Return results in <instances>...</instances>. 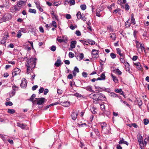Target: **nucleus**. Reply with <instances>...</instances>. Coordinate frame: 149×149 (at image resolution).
Listing matches in <instances>:
<instances>
[{"label":"nucleus","instance_id":"nucleus-1","mask_svg":"<svg viewBox=\"0 0 149 149\" xmlns=\"http://www.w3.org/2000/svg\"><path fill=\"white\" fill-rule=\"evenodd\" d=\"M27 58L26 63L25 64V65L27 67L26 73L29 74L30 73L33 72L35 68L36 64V60H37L35 58H34L33 57H31L30 58H27V57H24V59Z\"/></svg>","mask_w":149,"mask_h":149},{"label":"nucleus","instance_id":"nucleus-2","mask_svg":"<svg viewBox=\"0 0 149 149\" xmlns=\"http://www.w3.org/2000/svg\"><path fill=\"white\" fill-rule=\"evenodd\" d=\"M12 18V17L11 15L9 14H6L0 19V23L9 20L11 19Z\"/></svg>","mask_w":149,"mask_h":149},{"label":"nucleus","instance_id":"nucleus-3","mask_svg":"<svg viewBox=\"0 0 149 149\" xmlns=\"http://www.w3.org/2000/svg\"><path fill=\"white\" fill-rule=\"evenodd\" d=\"M95 93L92 95V98L93 99V103L95 104H98L99 102V92H96Z\"/></svg>","mask_w":149,"mask_h":149},{"label":"nucleus","instance_id":"nucleus-4","mask_svg":"<svg viewBox=\"0 0 149 149\" xmlns=\"http://www.w3.org/2000/svg\"><path fill=\"white\" fill-rule=\"evenodd\" d=\"M27 0L23 1L22 0H20L18 1L17 2V6L19 8H23L26 4Z\"/></svg>","mask_w":149,"mask_h":149},{"label":"nucleus","instance_id":"nucleus-5","mask_svg":"<svg viewBox=\"0 0 149 149\" xmlns=\"http://www.w3.org/2000/svg\"><path fill=\"white\" fill-rule=\"evenodd\" d=\"M21 72V70L19 68H15L12 71V77H14V76L19 74Z\"/></svg>","mask_w":149,"mask_h":149},{"label":"nucleus","instance_id":"nucleus-6","mask_svg":"<svg viewBox=\"0 0 149 149\" xmlns=\"http://www.w3.org/2000/svg\"><path fill=\"white\" fill-rule=\"evenodd\" d=\"M38 100L36 101V104L38 105H43V104L47 100L44 97H40L38 98Z\"/></svg>","mask_w":149,"mask_h":149},{"label":"nucleus","instance_id":"nucleus-7","mask_svg":"<svg viewBox=\"0 0 149 149\" xmlns=\"http://www.w3.org/2000/svg\"><path fill=\"white\" fill-rule=\"evenodd\" d=\"M99 50L95 49H93L92 51L91 54L93 58H97L98 56Z\"/></svg>","mask_w":149,"mask_h":149},{"label":"nucleus","instance_id":"nucleus-8","mask_svg":"<svg viewBox=\"0 0 149 149\" xmlns=\"http://www.w3.org/2000/svg\"><path fill=\"white\" fill-rule=\"evenodd\" d=\"M107 100V98L104 95L99 92V102L100 101H105Z\"/></svg>","mask_w":149,"mask_h":149},{"label":"nucleus","instance_id":"nucleus-9","mask_svg":"<svg viewBox=\"0 0 149 149\" xmlns=\"http://www.w3.org/2000/svg\"><path fill=\"white\" fill-rule=\"evenodd\" d=\"M27 82L26 80L24 78L22 79V82L20 84V86L22 88H26L27 86Z\"/></svg>","mask_w":149,"mask_h":149},{"label":"nucleus","instance_id":"nucleus-10","mask_svg":"<svg viewBox=\"0 0 149 149\" xmlns=\"http://www.w3.org/2000/svg\"><path fill=\"white\" fill-rule=\"evenodd\" d=\"M17 126L21 128L22 130L26 129V127L27 125L26 124L21 123L19 122H17Z\"/></svg>","mask_w":149,"mask_h":149},{"label":"nucleus","instance_id":"nucleus-11","mask_svg":"<svg viewBox=\"0 0 149 149\" xmlns=\"http://www.w3.org/2000/svg\"><path fill=\"white\" fill-rule=\"evenodd\" d=\"M80 87H81L82 88H84L86 89V90L88 91H89V92H93V93H95V91H94L93 90H92V86H89L87 87H82V86H80Z\"/></svg>","mask_w":149,"mask_h":149},{"label":"nucleus","instance_id":"nucleus-12","mask_svg":"<svg viewBox=\"0 0 149 149\" xmlns=\"http://www.w3.org/2000/svg\"><path fill=\"white\" fill-rule=\"evenodd\" d=\"M120 141L118 142L119 144H124L127 146H128L129 143L127 141H125L123 137H120Z\"/></svg>","mask_w":149,"mask_h":149},{"label":"nucleus","instance_id":"nucleus-13","mask_svg":"<svg viewBox=\"0 0 149 149\" xmlns=\"http://www.w3.org/2000/svg\"><path fill=\"white\" fill-rule=\"evenodd\" d=\"M50 14L52 16V18L53 19H54V18L56 19L57 20H58V16L56 13H54V9H52V11L50 10Z\"/></svg>","mask_w":149,"mask_h":149},{"label":"nucleus","instance_id":"nucleus-14","mask_svg":"<svg viewBox=\"0 0 149 149\" xmlns=\"http://www.w3.org/2000/svg\"><path fill=\"white\" fill-rule=\"evenodd\" d=\"M28 29L30 30V31L31 33H35L36 31V27L32 25H29L28 26Z\"/></svg>","mask_w":149,"mask_h":149},{"label":"nucleus","instance_id":"nucleus-15","mask_svg":"<svg viewBox=\"0 0 149 149\" xmlns=\"http://www.w3.org/2000/svg\"><path fill=\"white\" fill-rule=\"evenodd\" d=\"M61 105L65 107H68L70 105V102L68 101L61 102Z\"/></svg>","mask_w":149,"mask_h":149},{"label":"nucleus","instance_id":"nucleus-16","mask_svg":"<svg viewBox=\"0 0 149 149\" xmlns=\"http://www.w3.org/2000/svg\"><path fill=\"white\" fill-rule=\"evenodd\" d=\"M58 58H60V56L58 57ZM61 60L60 59H57L54 65L57 67H58L61 65Z\"/></svg>","mask_w":149,"mask_h":149},{"label":"nucleus","instance_id":"nucleus-17","mask_svg":"<svg viewBox=\"0 0 149 149\" xmlns=\"http://www.w3.org/2000/svg\"><path fill=\"white\" fill-rule=\"evenodd\" d=\"M134 15L133 13H132L131 15V23L133 25L136 24V21L134 17Z\"/></svg>","mask_w":149,"mask_h":149},{"label":"nucleus","instance_id":"nucleus-18","mask_svg":"<svg viewBox=\"0 0 149 149\" xmlns=\"http://www.w3.org/2000/svg\"><path fill=\"white\" fill-rule=\"evenodd\" d=\"M93 131L95 134L97 136H98L99 138L100 137V132L97 129L94 128L93 129Z\"/></svg>","mask_w":149,"mask_h":149},{"label":"nucleus","instance_id":"nucleus-19","mask_svg":"<svg viewBox=\"0 0 149 149\" xmlns=\"http://www.w3.org/2000/svg\"><path fill=\"white\" fill-rule=\"evenodd\" d=\"M4 36L3 37V39L6 40L8 37H9L8 33V31H5L4 33Z\"/></svg>","mask_w":149,"mask_h":149},{"label":"nucleus","instance_id":"nucleus-20","mask_svg":"<svg viewBox=\"0 0 149 149\" xmlns=\"http://www.w3.org/2000/svg\"><path fill=\"white\" fill-rule=\"evenodd\" d=\"M102 91L107 92L109 94L111 92V90L110 88H106L104 87H103V88H102V90H99L100 92H102Z\"/></svg>","mask_w":149,"mask_h":149},{"label":"nucleus","instance_id":"nucleus-21","mask_svg":"<svg viewBox=\"0 0 149 149\" xmlns=\"http://www.w3.org/2000/svg\"><path fill=\"white\" fill-rule=\"evenodd\" d=\"M71 44L70 45V48L72 49L74 48L75 47V45L77 43V41L76 40L72 41L71 42Z\"/></svg>","mask_w":149,"mask_h":149},{"label":"nucleus","instance_id":"nucleus-22","mask_svg":"<svg viewBox=\"0 0 149 149\" xmlns=\"http://www.w3.org/2000/svg\"><path fill=\"white\" fill-rule=\"evenodd\" d=\"M134 65L136 66V68L139 70H141L142 68L141 65L139 62H138L134 63Z\"/></svg>","mask_w":149,"mask_h":149},{"label":"nucleus","instance_id":"nucleus-23","mask_svg":"<svg viewBox=\"0 0 149 149\" xmlns=\"http://www.w3.org/2000/svg\"><path fill=\"white\" fill-rule=\"evenodd\" d=\"M71 116L72 117V119L74 120H75L77 118V116L75 114V113L74 112V111H73L72 112V114L71 115Z\"/></svg>","mask_w":149,"mask_h":149},{"label":"nucleus","instance_id":"nucleus-24","mask_svg":"<svg viewBox=\"0 0 149 149\" xmlns=\"http://www.w3.org/2000/svg\"><path fill=\"white\" fill-rule=\"evenodd\" d=\"M138 141L139 145H140L141 143L143 142V137L142 136L140 135L139 137L137 138Z\"/></svg>","mask_w":149,"mask_h":149},{"label":"nucleus","instance_id":"nucleus-25","mask_svg":"<svg viewBox=\"0 0 149 149\" xmlns=\"http://www.w3.org/2000/svg\"><path fill=\"white\" fill-rule=\"evenodd\" d=\"M100 123L101 124L102 130H103L105 128L107 127V124L105 122Z\"/></svg>","mask_w":149,"mask_h":149},{"label":"nucleus","instance_id":"nucleus-26","mask_svg":"<svg viewBox=\"0 0 149 149\" xmlns=\"http://www.w3.org/2000/svg\"><path fill=\"white\" fill-rule=\"evenodd\" d=\"M117 53L118 54H119L120 56L123 57L124 56V54L123 53H121L120 49L119 48H117L116 49Z\"/></svg>","mask_w":149,"mask_h":149},{"label":"nucleus","instance_id":"nucleus-27","mask_svg":"<svg viewBox=\"0 0 149 149\" xmlns=\"http://www.w3.org/2000/svg\"><path fill=\"white\" fill-rule=\"evenodd\" d=\"M109 95L112 97H119L118 95L114 92H111L109 94Z\"/></svg>","mask_w":149,"mask_h":149},{"label":"nucleus","instance_id":"nucleus-28","mask_svg":"<svg viewBox=\"0 0 149 149\" xmlns=\"http://www.w3.org/2000/svg\"><path fill=\"white\" fill-rule=\"evenodd\" d=\"M111 76L112 78H113V81L116 83H118V79L116 77L114 76L112 74H111Z\"/></svg>","mask_w":149,"mask_h":149},{"label":"nucleus","instance_id":"nucleus-29","mask_svg":"<svg viewBox=\"0 0 149 149\" xmlns=\"http://www.w3.org/2000/svg\"><path fill=\"white\" fill-rule=\"evenodd\" d=\"M113 72L116 73L118 75H121L122 74V72L121 71H120V70L118 68L114 70L113 71Z\"/></svg>","mask_w":149,"mask_h":149},{"label":"nucleus","instance_id":"nucleus-30","mask_svg":"<svg viewBox=\"0 0 149 149\" xmlns=\"http://www.w3.org/2000/svg\"><path fill=\"white\" fill-rule=\"evenodd\" d=\"M79 41L81 42L84 45H88V44L87 43V40L86 39H84V40H79Z\"/></svg>","mask_w":149,"mask_h":149},{"label":"nucleus","instance_id":"nucleus-31","mask_svg":"<svg viewBox=\"0 0 149 149\" xmlns=\"http://www.w3.org/2000/svg\"><path fill=\"white\" fill-rule=\"evenodd\" d=\"M137 102H138V104L139 105V107L141 108V106L142 104L143 103L142 100H137Z\"/></svg>","mask_w":149,"mask_h":149},{"label":"nucleus","instance_id":"nucleus-32","mask_svg":"<svg viewBox=\"0 0 149 149\" xmlns=\"http://www.w3.org/2000/svg\"><path fill=\"white\" fill-rule=\"evenodd\" d=\"M36 95L35 94H33L31 97L30 99H28V100L30 101H33L34 98L36 97Z\"/></svg>","mask_w":149,"mask_h":149},{"label":"nucleus","instance_id":"nucleus-33","mask_svg":"<svg viewBox=\"0 0 149 149\" xmlns=\"http://www.w3.org/2000/svg\"><path fill=\"white\" fill-rule=\"evenodd\" d=\"M8 113L11 114H13L15 112V111L13 109H8L7 111Z\"/></svg>","mask_w":149,"mask_h":149},{"label":"nucleus","instance_id":"nucleus-34","mask_svg":"<svg viewBox=\"0 0 149 149\" xmlns=\"http://www.w3.org/2000/svg\"><path fill=\"white\" fill-rule=\"evenodd\" d=\"M76 16L78 19H80L82 16L81 13L80 11H78L76 14Z\"/></svg>","mask_w":149,"mask_h":149},{"label":"nucleus","instance_id":"nucleus-35","mask_svg":"<svg viewBox=\"0 0 149 149\" xmlns=\"http://www.w3.org/2000/svg\"><path fill=\"white\" fill-rule=\"evenodd\" d=\"M29 12L31 13L36 14V9L29 8Z\"/></svg>","mask_w":149,"mask_h":149},{"label":"nucleus","instance_id":"nucleus-36","mask_svg":"<svg viewBox=\"0 0 149 149\" xmlns=\"http://www.w3.org/2000/svg\"><path fill=\"white\" fill-rule=\"evenodd\" d=\"M89 41L87 42V43L88 44H90L91 45H93L95 44V42L94 41L92 40H88Z\"/></svg>","mask_w":149,"mask_h":149},{"label":"nucleus","instance_id":"nucleus-37","mask_svg":"<svg viewBox=\"0 0 149 149\" xmlns=\"http://www.w3.org/2000/svg\"><path fill=\"white\" fill-rule=\"evenodd\" d=\"M110 34L111 35L110 36V37L112 38V40H115L116 38V34L114 33H112V34L110 33Z\"/></svg>","mask_w":149,"mask_h":149},{"label":"nucleus","instance_id":"nucleus-38","mask_svg":"<svg viewBox=\"0 0 149 149\" xmlns=\"http://www.w3.org/2000/svg\"><path fill=\"white\" fill-rule=\"evenodd\" d=\"M104 113L106 115L107 117H109L110 114V112L109 111L104 110L103 111Z\"/></svg>","mask_w":149,"mask_h":149},{"label":"nucleus","instance_id":"nucleus-39","mask_svg":"<svg viewBox=\"0 0 149 149\" xmlns=\"http://www.w3.org/2000/svg\"><path fill=\"white\" fill-rule=\"evenodd\" d=\"M22 34L21 33V31L19 30L18 31L17 33V38H19L21 36Z\"/></svg>","mask_w":149,"mask_h":149},{"label":"nucleus","instance_id":"nucleus-40","mask_svg":"<svg viewBox=\"0 0 149 149\" xmlns=\"http://www.w3.org/2000/svg\"><path fill=\"white\" fill-rule=\"evenodd\" d=\"M49 49L52 51L54 52L56 49V47L55 46L53 45L51 46Z\"/></svg>","mask_w":149,"mask_h":149},{"label":"nucleus","instance_id":"nucleus-41","mask_svg":"<svg viewBox=\"0 0 149 149\" xmlns=\"http://www.w3.org/2000/svg\"><path fill=\"white\" fill-rule=\"evenodd\" d=\"M81 9L83 10H84L86 8V6L85 4H82L80 6Z\"/></svg>","mask_w":149,"mask_h":149},{"label":"nucleus","instance_id":"nucleus-42","mask_svg":"<svg viewBox=\"0 0 149 149\" xmlns=\"http://www.w3.org/2000/svg\"><path fill=\"white\" fill-rule=\"evenodd\" d=\"M139 45H140V48L141 49V50H142V49H143L144 51V52L146 53V49L145 48L144 46V45H143V46L142 45V44L140 42L139 43Z\"/></svg>","mask_w":149,"mask_h":149},{"label":"nucleus","instance_id":"nucleus-43","mask_svg":"<svg viewBox=\"0 0 149 149\" xmlns=\"http://www.w3.org/2000/svg\"><path fill=\"white\" fill-rule=\"evenodd\" d=\"M36 7L40 12H42L43 11V9L40 6V4L39 3H38V5Z\"/></svg>","mask_w":149,"mask_h":149},{"label":"nucleus","instance_id":"nucleus-44","mask_svg":"<svg viewBox=\"0 0 149 149\" xmlns=\"http://www.w3.org/2000/svg\"><path fill=\"white\" fill-rule=\"evenodd\" d=\"M5 104L6 106H11L13 105V103L10 101L6 102Z\"/></svg>","mask_w":149,"mask_h":149},{"label":"nucleus","instance_id":"nucleus-45","mask_svg":"<svg viewBox=\"0 0 149 149\" xmlns=\"http://www.w3.org/2000/svg\"><path fill=\"white\" fill-rule=\"evenodd\" d=\"M80 54V55L79 56V60H82L84 57V54L83 53H79Z\"/></svg>","mask_w":149,"mask_h":149},{"label":"nucleus","instance_id":"nucleus-46","mask_svg":"<svg viewBox=\"0 0 149 149\" xmlns=\"http://www.w3.org/2000/svg\"><path fill=\"white\" fill-rule=\"evenodd\" d=\"M144 125H147L149 123V120L147 118H145L144 119Z\"/></svg>","mask_w":149,"mask_h":149},{"label":"nucleus","instance_id":"nucleus-47","mask_svg":"<svg viewBox=\"0 0 149 149\" xmlns=\"http://www.w3.org/2000/svg\"><path fill=\"white\" fill-rule=\"evenodd\" d=\"M107 29H109L110 32H113V29L111 25H109L107 27Z\"/></svg>","mask_w":149,"mask_h":149},{"label":"nucleus","instance_id":"nucleus-48","mask_svg":"<svg viewBox=\"0 0 149 149\" xmlns=\"http://www.w3.org/2000/svg\"><path fill=\"white\" fill-rule=\"evenodd\" d=\"M114 91L116 93H120L122 91V89L121 88H118L115 89L114 90Z\"/></svg>","mask_w":149,"mask_h":149},{"label":"nucleus","instance_id":"nucleus-49","mask_svg":"<svg viewBox=\"0 0 149 149\" xmlns=\"http://www.w3.org/2000/svg\"><path fill=\"white\" fill-rule=\"evenodd\" d=\"M101 78L102 79V80H104L106 79V76L105 75L104 72L102 73L101 75Z\"/></svg>","mask_w":149,"mask_h":149},{"label":"nucleus","instance_id":"nucleus-50","mask_svg":"<svg viewBox=\"0 0 149 149\" xmlns=\"http://www.w3.org/2000/svg\"><path fill=\"white\" fill-rule=\"evenodd\" d=\"M100 106L101 110H102V111H104L105 109L104 105L103 104H100Z\"/></svg>","mask_w":149,"mask_h":149},{"label":"nucleus","instance_id":"nucleus-51","mask_svg":"<svg viewBox=\"0 0 149 149\" xmlns=\"http://www.w3.org/2000/svg\"><path fill=\"white\" fill-rule=\"evenodd\" d=\"M125 9L126 10H128L130 9V7L129 5L127 3H126V4L125 6Z\"/></svg>","mask_w":149,"mask_h":149},{"label":"nucleus","instance_id":"nucleus-52","mask_svg":"<svg viewBox=\"0 0 149 149\" xmlns=\"http://www.w3.org/2000/svg\"><path fill=\"white\" fill-rule=\"evenodd\" d=\"M68 55L69 57L70 58H72L74 56V54L71 52H69Z\"/></svg>","mask_w":149,"mask_h":149},{"label":"nucleus","instance_id":"nucleus-53","mask_svg":"<svg viewBox=\"0 0 149 149\" xmlns=\"http://www.w3.org/2000/svg\"><path fill=\"white\" fill-rule=\"evenodd\" d=\"M110 56L113 59H114L116 57V54L113 53H111L110 54Z\"/></svg>","mask_w":149,"mask_h":149},{"label":"nucleus","instance_id":"nucleus-54","mask_svg":"<svg viewBox=\"0 0 149 149\" xmlns=\"http://www.w3.org/2000/svg\"><path fill=\"white\" fill-rule=\"evenodd\" d=\"M74 95L77 97H80L82 96V95L78 93H74Z\"/></svg>","mask_w":149,"mask_h":149},{"label":"nucleus","instance_id":"nucleus-55","mask_svg":"<svg viewBox=\"0 0 149 149\" xmlns=\"http://www.w3.org/2000/svg\"><path fill=\"white\" fill-rule=\"evenodd\" d=\"M92 110L91 111V112L93 114H95L97 113L95 111V110L96 109V108L95 107H93L92 109Z\"/></svg>","mask_w":149,"mask_h":149},{"label":"nucleus","instance_id":"nucleus-56","mask_svg":"<svg viewBox=\"0 0 149 149\" xmlns=\"http://www.w3.org/2000/svg\"><path fill=\"white\" fill-rule=\"evenodd\" d=\"M13 7H14L15 12H16V11H19L20 10V8H17V7H18L17 6L16 4Z\"/></svg>","mask_w":149,"mask_h":149},{"label":"nucleus","instance_id":"nucleus-57","mask_svg":"<svg viewBox=\"0 0 149 149\" xmlns=\"http://www.w3.org/2000/svg\"><path fill=\"white\" fill-rule=\"evenodd\" d=\"M12 88H13V90L11 92V94H13V95H15V91L16 89L15 88L13 87V86H12Z\"/></svg>","mask_w":149,"mask_h":149},{"label":"nucleus","instance_id":"nucleus-58","mask_svg":"<svg viewBox=\"0 0 149 149\" xmlns=\"http://www.w3.org/2000/svg\"><path fill=\"white\" fill-rule=\"evenodd\" d=\"M72 71L78 73L79 72V70L77 67L75 66L74 68V70Z\"/></svg>","mask_w":149,"mask_h":149},{"label":"nucleus","instance_id":"nucleus-59","mask_svg":"<svg viewBox=\"0 0 149 149\" xmlns=\"http://www.w3.org/2000/svg\"><path fill=\"white\" fill-rule=\"evenodd\" d=\"M59 103L58 102H55L54 103H53L52 104H50V105H49V107H50L52 106H53L54 105H55L58 104H59Z\"/></svg>","mask_w":149,"mask_h":149},{"label":"nucleus","instance_id":"nucleus-60","mask_svg":"<svg viewBox=\"0 0 149 149\" xmlns=\"http://www.w3.org/2000/svg\"><path fill=\"white\" fill-rule=\"evenodd\" d=\"M52 24L54 27L56 28L57 27L56 23L55 21H52Z\"/></svg>","mask_w":149,"mask_h":149},{"label":"nucleus","instance_id":"nucleus-61","mask_svg":"<svg viewBox=\"0 0 149 149\" xmlns=\"http://www.w3.org/2000/svg\"><path fill=\"white\" fill-rule=\"evenodd\" d=\"M44 88L43 87H40L38 93L40 94L43 92Z\"/></svg>","mask_w":149,"mask_h":149},{"label":"nucleus","instance_id":"nucleus-62","mask_svg":"<svg viewBox=\"0 0 149 149\" xmlns=\"http://www.w3.org/2000/svg\"><path fill=\"white\" fill-rule=\"evenodd\" d=\"M75 3L74 0H70V6L73 5L75 4Z\"/></svg>","mask_w":149,"mask_h":149},{"label":"nucleus","instance_id":"nucleus-63","mask_svg":"<svg viewBox=\"0 0 149 149\" xmlns=\"http://www.w3.org/2000/svg\"><path fill=\"white\" fill-rule=\"evenodd\" d=\"M138 33V31L136 30H134L133 32V34L134 36L136 38V34L137 33Z\"/></svg>","mask_w":149,"mask_h":149},{"label":"nucleus","instance_id":"nucleus-64","mask_svg":"<svg viewBox=\"0 0 149 149\" xmlns=\"http://www.w3.org/2000/svg\"><path fill=\"white\" fill-rule=\"evenodd\" d=\"M82 74L83 77L85 78L88 75L87 73L85 72H83L82 73Z\"/></svg>","mask_w":149,"mask_h":149}]
</instances>
